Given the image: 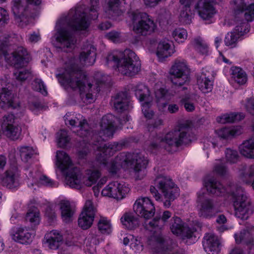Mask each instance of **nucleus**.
<instances>
[{
    "label": "nucleus",
    "mask_w": 254,
    "mask_h": 254,
    "mask_svg": "<svg viewBox=\"0 0 254 254\" xmlns=\"http://www.w3.org/2000/svg\"><path fill=\"white\" fill-rule=\"evenodd\" d=\"M213 171L218 176L225 177L228 175L229 171L227 168L223 163H216L214 166Z\"/></svg>",
    "instance_id": "4d7b16f0"
},
{
    "label": "nucleus",
    "mask_w": 254,
    "mask_h": 254,
    "mask_svg": "<svg viewBox=\"0 0 254 254\" xmlns=\"http://www.w3.org/2000/svg\"><path fill=\"white\" fill-rule=\"evenodd\" d=\"M197 84L199 90L204 93L211 91L213 81L210 78V73L206 70H203L197 77Z\"/></svg>",
    "instance_id": "c756f323"
},
{
    "label": "nucleus",
    "mask_w": 254,
    "mask_h": 254,
    "mask_svg": "<svg viewBox=\"0 0 254 254\" xmlns=\"http://www.w3.org/2000/svg\"><path fill=\"white\" fill-rule=\"evenodd\" d=\"M98 229L102 234H110L112 231L110 221L106 217L101 216L97 223Z\"/></svg>",
    "instance_id": "a18cd8bd"
},
{
    "label": "nucleus",
    "mask_w": 254,
    "mask_h": 254,
    "mask_svg": "<svg viewBox=\"0 0 254 254\" xmlns=\"http://www.w3.org/2000/svg\"><path fill=\"white\" fill-rule=\"evenodd\" d=\"M39 183L48 187H57L56 183L53 182L51 179L45 175H42L39 178Z\"/></svg>",
    "instance_id": "e2e57ef3"
},
{
    "label": "nucleus",
    "mask_w": 254,
    "mask_h": 254,
    "mask_svg": "<svg viewBox=\"0 0 254 254\" xmlns=\"http://www.w3.org/2000/svg\"><path fill=\"white\" fill-rule=\"evenodd\" d=\"M46 243L51 249H57L63 240L61 234L57 230H52L46 235Z\"/></svg>",
    "instance_id": "72a5a7b5"
},
{
    "label": "nucleus",
    "mask_w": 254,
    "mask_h": 254,
    "mask_svg": "<svg viewBox=\"0 0 254 254\" xmlns=\"http://www.w3.org/2000/svg\"><path fill=\"white\" fill-rule=\"evenodd\" d=\"M245 106L248 112L252 115H254V98L248 99Z\"/></svg>",
    "instance_id": "69168bd1"
},
{
    "label": "nucleus",
    "mask_w": 254,
    "mask_h": 254,
    "mask_svg": "<svg viewBox=\"0 0 254 254\" xmlns=\"http://www.w3.org/2000/svg\"><path fill=\"white\" fill-rule=\"evenodd\" d=\"M121 221L127 229L132 230L139 226V221L131 213H126L121 218Z\"/></svg>",
    "instance_id": "58836bf2"
},
{
    "label": "nucleus",
    "mask_w": 254,
    "mask_h": 254,
    "mask_svg": "<svg viewBox=\"0 0 254 254\" xmlns=\"http://www.w3.org/2000/svg\"><path fill=\"white\" fill-rule=\"evenodd\" d=\"M237 243H244L250 245L254 243L252 233L248 230H243L239 233L235 235Z\"/></svg>",
    "instance_id": "a19ab883"
},
{
    "label": "nucleus",
    "mask_w": 254,
    "mask_h": 254,
    "mask_svg": "<svg viewBox=\"0 0 254 254\" xmlns=\"http://www.w3.org/2000/svg\"><path fill=\"white\" fill-rule=\"evenodd\" d=\"M121 0H109L107 12L112 17L119 16L122 13L120 8Z\"/></svg>",
    "instance_id": "79ce46f5"
},
{
    "label": "nucleus",
    "mask_w": 254,
    "mask_h": 254,
    "mask_svg": "<svg viewBox=\"0 0 254 254\" xmlns=\"http://www.w3.org/2000/svg\"><path fill=\"white\" fill-rule=\"evenodd\" d=\"M194 139V136L192 132L191 127L188 124H183L178 129L169 132L164 137L158 135L153 136L151 138L148 149L154 152L165 144V149L173 152L176 151L179 147L189 144Z\"/></svg>",
    "instance_id": "7ed1b4c3"
},
{
    "label": "nucleus",
    "mask_w": 254,
    "mask_h": 254,
    "mask_svg": "<svg viewBox=\"0 0 254 254\" xmlns=\"http://www.w3.org/2000/svg\"><path fill=\"white\" fill-rule=\"evenodd\" d=\"M78 59H71L67 64L62 84L67 89L75 90L79 87V68Z\"/></svg>",
    "instance_id": "f3484780"
},
{
    "label": "nucleus",
    "mask_w": 254,
    "mask_h": 254,
    "mask_svg": "<svg viewBox=\"0 0 254 254\" xmlns=\"http://www.w3.org/2000/svg\"><path fill=\"white\" fill-rule=\"evenodd\" d=\"M215 0H198L195 8L199 16L204 20L212 17L216 11L214 7Z\"/></svg>",
    "instance_id": "a878e982"
},
{
    "label": "nucleus",
    "mask_w": 254,
    "mask_h": 254,
    "mask_svg": "<svg viewBox=\"0 0 254 254\" xmlns=\"http://www.w3.org/2000/svg\"><path fill=\"white\" fill-rule=\"evenodd\" d=\"M170 80L174 85L181 86L190 80V70L187 62L183 59L174 60L169 70Z\"/></svg>",
    "instance_id": "f8f14e48"
},
{
    "label": "nucleus",
    "mask_w": 254,
    "mask_h": 254,
    "mask_svg": "<svg viewBox=\"0 0 254 254\" xmlns=\"http://www.w3.org/2000/svg\"><path fill=\"white\" fill-rule=\"evenodd\" d=\"M11 39L12 37L6 33L0 34V59L4 58L7 63L19 68L28 63L30 57L26 49L23 47H17L11 55L8 54L6 48Z\"/></svg>",
    "instance_id": "423d86ee"
},
{
    "label": "nucleus",
    "mask_w": 254,
    "mask_h": 254,
    "mask_svg": "<svg viewBox=\"0 0 254 254\" xmlns=\"http://www.w3.org/2000/svg\"><path fill=\"white\" fill-rule=\"evenodd\" d=\"M129 102V99L126 92L119 93L112 99L114 109L118 112L128 110Z\"/></svg>",
    "instance_id": "2f4dec72"
},
{
    "label": "nucleus",
    "mask_w": 254,
    "mask_h": 254,
    "mask_svg": "<svg viewBox=\"0 0 254 254\" xmlns=\"http://www.w3.org/2000/svg\"><path fill=\"white\" fill-rule=\"evenodd\" d=\"M1 127L3 133L8 138L12 140L19 138L22 129L13 114H9L3 116Z\"/></svg>",
    "instance_id": "a211bd4d"
},
{
    "label": "nucleus",
    "mask_w": 254,
    "mask_h": 254,
    "mask_svg": "<svg viewBox=\"0 0 254 254\" xmlns=\"http://www.w3.org/2000/svg\"><path fill=\"white\" fill-rule=\"evenodd\" d=\"M96 208L90 200L86 201L80 217V228L87 230L92 225Z\"/></svg>",
    "instance_id": "b1692460"
},
{
    "label": "nucleus",
    "mask_w": 254,
    "mask_h": 254,
    "mask_svg": "<svg viewBox=\"0 0 254 254\" xmlns=\"http://www.w3.org/2000/svg\"><path fill=\"white\" fill-rule=\"evenodd\" d=\"M225 157L227 161L231 163H235L238 160L239 155L237 151L227 148L225 151Z\"/></svg>",
    "instance_id": "13d9d810"
},
{
    "label": "nucleus",
    "mask_w": 254,
    "mask_h": 254,
    "mask_svg": "<svg viewBox=\"0 0 254 254\" xmlns=\"http://www.w3.org/2000/svg\"><path fill=\"white\" fill-rule=\"evenodd\" d=\"M175 40L178 43H183L188 37V33L184 28L176 29L172 33Z\"/></svg>",
    "instance_id": "3c124183"
},
{
    "label": "nucleus",
    "mask_w": 254,
    "mask_h": 254,
    "mask_svg": "<svg viewBox=\"0 0 254 254\" xmlns=\"http://www.w3.org/2000/svg\"><path fill=\"white\" fill-rule=\"evenodd\" d=\"M109 66H116L123 75L132 76L140 70V63L135 53L129 49L124 52L114 51L106 58Z\"/></svg>",
    "instance_id": "20e7f679"
},
{
    "label": "nucleus",
    "mask_w": 254,
    "mask_h": 254,
    "mask_svg": "<svg viewBox=\"0 0 254 254\" xmlns=\"http://www.w3.org/2000/svg\"><path fill=\"white\" fill-rule=\"evenodd\" d=\"M233 4L234 8L239 11H243L247 5L244 0H233Z\"/></svg>",
    "instance_id": "338daca9"
},
{
    "label": "nucleus",
    "mask_w": 254,
    "mask_h": 254,
    "mask_svg": "<svg viewBox=\"0 0 254 254\" xmlns=\"http://www.w3.org/2000/svg\"><path fill=\"white\" fill-rule=\"evenodd\" d=\"M26 220L34 225L39 224L40 221V212L35 207H29L26 215Z\"/></svg>",
    "instance_id": "37998d69"
},
{
    "label": "nucleus",
    "mask_w": 254,
    "mask_h": 254,
    "mask_svg": "<svg viewBox=\"0 0 254 254\" xmlns=\"http://www.w3.org/2000/svg\"><path fill=\"white\" fill-rule=\"evenodd\" d=\"M89 0L90 6H80V37L89 35L92 20L96 19L98 16L99 0Z\"/></svg>",
    "instance_id": "4468645a"
},
{
    "label": "nucleus",
    "mask_w": 254,
    "mask_h": 254,
    "mask_svg": "<svg viewBox=\"0 0 254 254\" xmlns=\"http://www.w3.org/2000/svg\"><path fill=\"white\" fill-rule=\"evenodd\" d=\"M180 2L183 6L179 16V20L183 24H189L191 22L192 17V13L190 8V0H180Z\"/></svg>",
    "instance_id": "473e14b6"
},
{
    "label": "nucleus",
    "mask_w": 254,
    "mask_h": 254,
    "mask_svg": "<svg viewBox=\"0 0 254 254\" xmlns=\"http://www.w3.org/2000/svg\"><path fill=\"white\" fill-rule=\"evenodd\" d=\"M133 209L137 215L145 219L151 218L155 212L154 205L148 197L138 198L133 204Z\"/></svg>",
    "instance_id": "aec40b11"
},
{
    "label": "nucleus",
    "mask_w": 254,
    "mask_h": 254,
    "mask_svg": "<svg viewBox=\"0 0 254 254\" xmlns=\"http://www.w3.org/2000/svg\"><path fill=\"white\" fill-rule=\"evenodd\" d=\"M205 186L208 192L216 196L228 195L231 197L235 209V215L241 219H246L253 212L251 201L246 192L236 184L230 185L226 189L219 182L209 179L205 182Z\"/></svg>",
    "instance_id": "f03ea898"
},
{
    "label": "nucleus",
    "mask_w": 254,
    "mask_h": 254,
    "mask_svg": "<svg viewBox=\"0 0 254 254\" xmlns=\"http://www.w3.org/2000/svg\"><path fill=\"white\" fill-rule=\"evenodd\" d=\"M13 75L17 80L22 82L30 77L31 72L28 69L21 68L14 71Z\"/></svg>",
    "instance_id": "603ef678"
},
{
    "label": "nucleus",
    "mask_w": 254,
    "mask_h": 254,
    "mask_svg": "<svg viewBox=\"0 0 254 254\" xmlns=\"http://www.w3.org/2000/svg\"><path fill=\"white\" fill-rule=\"evenodd\" d=\"M148 161L141 153H121L112 163L110 171L115 173L120 166L127 168L133 165V171L137 179L141 180L145 175V169Z\"/></svg>",
    "instance_id": "39448f33"
},
{
    "label": "nucleus",
    "mask_w": 254,
    "mask_h": 254,
    "mask_svg": "<svg viewBox=\"0 0 254 254\" xmlns=\"http://www.w3.org/2000/svg\"><path fill=\"white\" fill-rule=\"evenodd\" d=\"M129 188L125 184L113 182L102 190L101 194L104 196L119 199L123 198L129 191Z\"/></svg>",
    "instance_id": "4be33fe9"
},
{
    "label": "nucleus",
    "mask_w": 254,
    "mask_h": 254,
    "mask_svg": "<svg viewBox=\"0 0 254 254\" xmlns=\"http://www.w3.org/2000/svg\"><path fill=\"white\" fill-rule=\"evenodd\" d=\"M245 11L244 17L247 21H252L254 19V3L246 5L242 11Z\"/></svg>",
    "instance_id": "bf43d9fd"
},
{
    "label": "nucleus",
    "mask_w": 254,
    "mask_h": 254,
    "mask_svg": "<svg viewBox=\"0 0 254 254\" xmlns=\"http://www.w3.org/2000/svg\"><path fill=\"white\" fill-rule=\"evenodd\" d=\"M130 247L135 252L139 253L143 249V245L140 240L134 237L132 239L131 243H130Z\"/></svg>",
    "instance_id": "052dcab7"
},
{
    "label": "nucleus",
    "mask_w": 254,
    "mask_h": 254,
    "mask_svg": "<svg viewBox=\"0 0 254 254\" xmlns=\"http://www.w3.org/2000/svg\"><path fill=\"white\" fill-rule=\"evenodd\" d=\"M171 232L175 235L181 236L183 239H190L192 237L196 231L185 225V223L178 217H173L170 226Z\"/></svg>",
    "instance_id": "393cba45"
},
{
    "label": "nucleus",
    "mask_w": 254,
    "mask_h": 254,
    "mask_svg": "<svg viewBox=\"0 0 254 254\" xmlns=\"http://www.w3.org/2000/svg\"><path fill=\"white\" fill-rule=\"evenodd\" d=\"M58 145L60 147H65L69 141L67 132L65 130H61L57 133Z\"/></svg>",
    "instance_id": "8fccbe9b"
},
{
    "label": "nucleus",
    "mask_w": 254,
    "mask_h": 254,
    "mask_svg": "<svg viewBox=\"0 0 254 254\" xmlns=\"http://www.w3.org/2000/svg\"><path fill=\"white\" fill-rule=\"evenodd\" d=\"M79 8L75 7L70 10L67 17L69 29L71 33L66 30L58 32L56 39L64 48H72L76 40L74 33L79 29Z\"/></svg>",
    "instance_id": "9d476101"
},
{
    "label": "nucleus",
    "mask_w": 254,
    "mask_h": 254,
    "mask_svg": "<svg viewBox=\"0 0 254 254\" xmlns=\"http://www.w3.org/2000/svg\"><path fill=\"white\" fill-rule=\"evenodd\" d=\"M135 95L140 102H144L142 104V111L146 118L151 119L154 115V112L150 109L152 101V97L147 86L142 84L136 86Z\"/></svg>",
    "instance_id": "6ab92c4d"
},
{
    "label": "nucleus",
    "mask_w": 254,
    "mask_h": 254,
    "mask_svg": "<svg viewBox=\"0 0 254 254\" xmlns=\"http://www.w3.org/2000/svg\"><path fill=\"white\" fill-rule=\"evenodd\" d=\"M218 136L223 139H229L242 133V128L240 127H224L216 131Z\"/></svg>",
    "instance_id": "f704fd0d"
},
{
    "label": "nucleus",
    "mask_w": 254,
    "mask_h": 254,
    "mask_svg": "<svg viewBox=\"0 0 254 254\" xmlns=\"http://www.w3.org/2000/svg\"><path fill=\"white\" fill-rule=\"evenodd\" d=\"M253 178H254V165L246 167L240 174L241 180L246 184H250Z\"/></svg>",
    "instance_id": "de8ad7c7"
},
{
    "label": "nucleus",
    "mask_w": 254,
    "mask_h": 254,
    "mask_svg": "<svg viewBox=\"0 0 254 254\" xmlns=\"http://www.w3.org/2000/svg\"><path fill=\"white\" fill-rule=\"evenodd\" d=\"M198 215L204 218H211L218 212L212 199L207 198L203 192L198 193Z\"/></svg>",
    "instance_id": "412c9836"
},
{
    "label": "nucleus",
    "mask_w": 254,
    "mask_h": 254,
    "mask_svg": "<svg viewBox=\"0 0 254 254\" xmlns=\"http://www.w3.org/2000/svg\"><path fill=\"white\" fill-rule=\"evenodd\" d=\"M42 0H12V10L17 23L26 25L32 18Z\"/></svg>",
    "instance_id": "6e6552de"
},
{
    "label": "nucleus",
    "mask_w": 254,
    "mask_h": 254,
    "mask_svg": "<svg viewBox=\"0 0 254 254\" xmlns=\"http://www.w3.org/2000/svg\"><path fill=\"white\" fill-rule=\"evenodd\" d=\"M175 52L174 46L168 40H162L158 45L156 55L161 59L171 56Z\"/></svg>",
    "instance_id": "7c9ffc66"
},
{
    "label": "nucleus",
    "mask_w": 254,
    "mask_h": 254,
    "mask_svg": "<svg viewBox=\"0 0 254 254\" xmlns=\"http://www.w3.org/2000/svg\"><path fill=\"white\" fill-rule=\"evenodd\" d=\"M86 177L83 183L87 186H91L95 184L101 176L100 172L97 170H89L86 171Z\"/></svg>",
    "instance_id": "c03bdc74"
},
{
    "label": "nucleus",
    "mask_w": 254,
    "mask_h": 254,
    "mask_svg": "<svg viewBox=\"0 0 254 254\" xmlns=\"http://www.w3.org/2000/svg\"><path fill=\"white\" fill-rule=\"evenodd\" d=\"M155 95L157 101H167L170 100V95L168 90L161 88L155 92Z\"/></svg>",
    "instance_id": "6e6d98bb"
},
{
    "label": "nucleus",
    "mask_w": 254,
    "mask_h": 254,
    "mask_svg": "<svg viewBox=\"0 0 254 254\" xmlns=\"http://www.w3.org/2000/svg\"><path fill=\"white\" fill-rule=\"evenodd\" d=\"M19 175L18 172L9 170L6 171L3 176L0 179V183L10 189L17 188L19 186Z\"/></svg>",
    "instance_id": "c85d7f7f"
},
{
    "label": "nucleus",
    "mask_w": 254,
    "mask_h": 254,
    "mask_svg": "<svg viewBox=\"0 0 254 254\" xmlns=\"http://www.w3.org/2000/svg\"><path fill=\"white\" fill-rule=\"evenodd\" d=\"M128 15L133 23V30L136 33L146 35L154 31L156 26L147 13L136 10L129 11Z\"/></svg>",
    "instance_id": "ddd939ff"
},
{
    "label": "nucleus",
    "mask_w": 254,
    "mask_h": 254,
    "mask_svg": "<svg viewBox=\"0 0 254 254\" xmlns=\"http://www.w3.org/2000/svg\"><path fill=\"white\" fill-rule=\"evenodd\" d=\"M192 46L202 54H207L208 53V46L205 41L200 37H197L191 42Z\"/></svg>",
    "instance_id": "49530a36"
},
{
    "label": "nucleus",
    "mask_w": 254,
    "mask_h": 254,
    "mask_svg": "<svg viewBox=\"0 0 254 254\" xmlns=\"http://www.w3.org/2000/svg\"><path fill=\"white\" fill-rule=\"evenodd\" d=\"M172 216L169 211H165L161 218H154L151 221L145 222L144 227L150 231H153V234L150 237L147 241L151 248L159 252L164 246L165 240L160 233L157 232L160 230L169 218Z\"/></svg>",
    "instance_id": "9b49d317"
},
{
    "label": "nucleus",
    "mask_w": 254,
    "mask_h": 254,
    "mask_svg": "<svg viewBox=\"0 0 254 254\" xmlns=\"http://www.w3.org/2000/svg\"><path fill=\"white\" fill-rule=\"evenodd\" d=\"M219 245V241L214 234L208 233L204 236L203 246L208 254H217L220 250Z\"/></svg>",
    "instance_id": "cd10ccee"
},
{
    "label": "nucleus",
    "mask_w": 254,
    "mask_h": 254,
    "mask_svg": "<svg viewBox=\"0 0 254 254\" xmlns=\"http://www.w3.org/2000/svg\"><path fill=\"white\" fill-rule=\"evenodd\" d=\"M108 78V76L101 72L97 71L94 75L95 82L94 84L87 74L80 70V98L83 102L86 104L93 102L95 100L94 94L100 90L99 85L106 82Z\"/></svg>",
    "instance_id": "0eeeda50"
},
{
    "label": "nucleus",
    "mask_w": 254,
    "mask_h": 254,
    "mask_svg": "<svg viewBox=\"0 0 254 254\" xmlns=\"http://www.w3.org/2000/svg\"><path fill=\"white\" fill-rule=\"evenodd\" d=\"M19 152L22 160L25 162L32 157L34 153L33 149L27 146L21 147L19 148Z\"/></svg>",
    "instance_id": "864d4df0"
},
{
    "label": "nucleus",
    "mask_w": 254,
    "mask_h": 254,
    "mask_svg": "<svg viewBox=\"0 0 254 254\" xmlns=\"http://www.w3.org/2000/svg\"><path fill=\"white\" fill-rule=\"evenodd\" d=\"M239 37V34L237 32L228 33L224 40L225 45L231 48L236 47Z\"/></svg>",
    "instance_id": "09e8293b"
},
{
    "label": "nucleus",
    "mask_w": 254,
    "mask_h": 254,
    "mask_svg": "<svg viewBox=\"0 0 254 254\" xmlns=\"http://www.w3.org/2000/svg\"><path fill=\"white\" fill-rule=\"evenodd\" d=\"M245 115L243 113H232L224 114L218 117L217 121L218 122L221 124L230 123L241 121L243 119Z\"/></svg>",
    "instance_id": "ea45409f"
},
{
    "label": "nucleus",
    "mask_w": 254,
    "mask_h": 254,
    "mask_svg": "<svg viewBox=\"0 0 254 254\" xmlns=\"http://www.w3.org/2000/svg\"><path fill=\"white\" fill-rule=\"evenodd\" d=\"M231 78L239 85L245 84L248 80L246 72L238 66L232 67L230 69Z\"/></svg>",
    "instance_id": "e433bc0d"
},
{
    "label": "nucleus",
    "mask_w": 254,
    "mask_h": 254,
    "mask_svg": "<svg viewBox=\"0 0 254 254\" xmlns=\"http://www.w3.org/2000/svg\"><path fill=\"white\" fill-rule=\"evenodd\" d=\"M32 88L46 96L48 92L46 86L40 79L36 78L32 82Z\"/></svg>",
    "instance_id": "5fc2aeb1"
},
{
    "label": "nucleus",
    "mask_w": 254,
    "mask_h": 254,
    "mask_svg": "<svg viewBox=\"0 0 254 254\" xmlns=\"http://www.w3.org/2000/svg\"><path fill=\"white\" fill-rule=\"evenodd\" d=\"M155 184L162 192L164 196V206L169 207L179 195V189L169 177L163 176H158L155 180Z\"/></svg>",
    "instance_id": "2eb2a0df"
},
{
    "label": "nucleus",
    "mask_w": 254,
    "mask_h": 254,
    "mask_svg": "<svg viewBox=\"0 0 254 254\" xmlns=\"http://www.w3.org/2000/svg\"><path fill=\"white\" fill-rule=\"evenodd\" d=\"M56 166L63 172L67 171L65 180L70 187L79 189V180L78 179L79 169L77 166H75L66 153L63 151H57Z\"/></svg>",
    "instance_id": "1a4fd4ad"
},
{
    "label": "nucleus",
    "mask_w": 254,
    "mask_h": 254,
    "mask_svg": "<svg viewBox=\"0 0 254 254\" xmlns=\"http://www.w3.org/2000/svg\"><path fill=\"white\" fill-rule=\"evenodd\" d=\"M62 217L64 221L69 222L72 220L75 212L74 208L67 200H62L60 203Z\"/></svg>",
    "instance_id": "c9c22d12"
},
{
    "label": "nucleus",
    "mask_w": 254,
    "mask_h": 254,
    "mask_svg": "<svg viewBox=\"0 0 254 254\" xmlns=\"http://www.w3.org/2000/svg\"><path fill=\"white\" fill-rule=\"evenodd\" d=\"M41 39L39 33L33 32L28 36L27 41L30 43H35Z\"/></svg>",
    "instance_id": "774afa93"
},
{
    "label": "nucleus",
    "mask_w": 254,
    "mask_h": 254,
    "mask_svg": "<svg viewBox=\"0 0 254 254\" xmlns=\"http://www.w3.org/2000/svg\"><path fill=\"white\" fill-rule=\"evenodd\" d=\"M97 55L96 47L92 43L83 44L80 48V67H88L94 64Z\"/></svg>",
    "instance_id": "5701e85b"
},
{
    "label": "nucleus",
    "mask_w": 254,
    "mask_h": 254,
    "mask_svg": "<svg viewBox=\"0 0 254 254\" xmlns=\"http://www.w3.org/2000/svg\"><path fill=\"white\" fill-rule=\"evenodd\" d=\"M11 84L7 83L4 79H0V107L17 109L20 104L16 94L15 88Z\"/></svg>",
    "instance_id": "dca6fc26"
},
{
    "label": "nucleus",
    "mask_w": 254,
    "mask_h": 254,
    "mask_svg": "<svg viewBox=\"0 0 254 254\" xmlns=\"http://www.w3.org/2000/svg\"><path fill=\"white\" fill-rule=\"evenodd\" d=\"M12 239L22 244H29L33 240L34 234L26 227L13 229L11 234Z\"/></svg>",
    "instance_id": "bb28decb"
},
{
    "label": "nucleus",
    "mask_w": 254,
    "mask_h": 254,
    "mask_svg": "<svg viewBox=\"0 0 254 254\" xmlns=\"http://www.w3.org/2000/svg\"><path fill=\"white\" fill-rule=\"evenodd\" d=\"M115 117L112 114H107L103 117L101 124V130L97 134L90 132L89 126L86 121L80 122V137L81 135L87 137L83 141L85 144L83 151L80 150V158L89 152V146L94 145L97 147L99 153L97 154V159L105 165L108 164L106 157L112 155L115 152L122 149L124 145L117 142L104 144L103 141L112 137L116 129L114 125Z\"/></svg>",
    "instance_id": "f257e3e1"
},
{
    "label": "nucleus",
    "mask_w": 254,
    "mask_h": 254,
    "mask_svg": "<svg viewBox=\"0 0 254 254\" xmlns=\"http://www.w3.org/2000/svg\"><path fill=\"white\" fill-rule=\"evenodd\" d=\"M163 125V120L160 118H157L153 121H151V123H148V130H152L154 129L158 128Z\"/></svg>",
    "instance_id": "680f3d73"
},
{
    "label": "nucleus",
    "mask_w": 254,
    "mask_h": 254,
    "mask_svg": "<svg viewBox=\"0 0 254 254\" xmlns=\"http://www.w3.org/2000/svg\"><path fill=\"white\" fill-rule=\"evenodd\" d=\"M9 20V15L7 11L2 7H0V26L6 24Z\"/></svg>",
    "instance_id": "0e129e2a"
},
{
    "label": "nucleus",
    "mask_w": 254,
    "mask_h": 254,
    "mask_svg": "<svg viewBox=\"0 0 254 254\" xmlns=\"http://www.w3.org/2000/svg\"><path fill=\"white\" fill-rule=\"evenodd\" d=\"M240 153L248 158H254V138L245 140L239 147Z\"/></svg>",
    "instance_id": "4c0bfd02"
}]
</instances>
